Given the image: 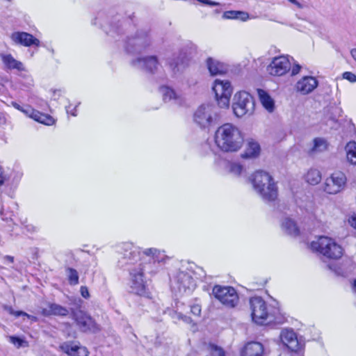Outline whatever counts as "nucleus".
Masks as SVG:
<instances>
[{
	"instance_id": "f257e3e1",
	"label": "nucleus",
	"mask_w": 356,
	"mask_h": 356,
	"mask_svg": "<svg viewBox=\"0 0 356 356\" xmlns=\"http://www.w3.org/2000/svg\"><path fill=\"white\" fill-rule=\"evenodd\" d=\"M120 255L118 266L129 273V286L132 293L150 298L145 277L147 274H156L168 257L164 251L150 248L145 249L141 256L140 248L132 243L125 242L118 247Z\"/></svg>"
},
{
	"instance_id": "f03ea898",
	"label": "nucleus",
	"mask_w": 356,
	"mask_h": 356,
	"mask_svg": "<svg viewBox=\"0 0 356 356\" xmlns=\"http://www.w3.org/2000/svg\"><path fill=\"white\" fill-rule=\"evenodd\" d=\"M133 15L134 13H130L127 11L123 14H114V11L111 10L108 19L105 21L104 13H99L92 23L95 25L100 24L106 34L115 41L122 40L123 48L127 54H138L152 44V40L147 29H138L132 34L136 28Z\"/></svg>"
},
{
	"instance_id": "7ed1b4c3",
	"label": "nucleus",
	"mask_w": 356,
	"mask_h": 356,
	"mask_svg": "<svg viewBox=\"0 0 356 356\" xmlns=\"http://www.w3.org/2000/svg\"><path fill=\"white\" fill-rule=\"evenodd\" d=\"M251 317L257 325H281L286 318L278 306H268L260 296H254L249 300Z\"/></svg>"
},
{
	"instance_id": "20e7f679",
	"label": "nucleus",
	"mask_w": 356,
	"mask_h": 356,
	"mask_svg": "<svg viewBox=\"0 0 356 356\" xmlns=\"http://www.w3.org/2000/svg\"><path fill=\"white\" fill-rule=\"evenodd\" d=\"M206 277L204 269L195 264H189L186 269H179L171 282V289L176 296L190 295L195 289V280L203 281Z\"/></svg>"
},
{
	"instance_id": "39448f33",
	"label": "nucleus",
	"mask_w": 356,
	"mask_h": 356,
	"mask_svg": "<svg viewBox=\"0 0 356 356\" xmlns=\"http://www.w3.org/2000/svg\"><path fill=\"white\" fill-rule=\"evenodd\" d=\"M243 142L241 131L232 124L225 123L216 131L215 143L222 152H237L242 147Z\"/></svg>"
},
{
	"instance_id": "423d86ee",
	"label": "nucleus",
	"mask_w": 356,
	"mask_h": 356,
	"mask_svg": "<svg viewBox=\"0 0 356 356\" xmlns=\"http://www.w3.org/2000/svg\"><path fill=\"white\" fill-rule=\"evenodd\" d=\"M255 191L265 202L275 201L277 197V187L273 178L266 172L258 170L252 176L251 179Z\"/></svg>"
},
{
	"instance_id": "0eeeda50",
	"label": "nucleus",
	"mask_w": 356,
	"mask_h": 356,
	"mask_svg": "<svg viewBox=\"0 0 356 356\" xmlns=\"http://www.w3.org/2000/svg\"><path fill=\"white\" fill-rule=\"evenodd\" d=\"M311 248L313 250L321 253L323 256L333 259H338L343 255V250L333 239L320 236L316 241L311 243Z\"/></svg>"
},
{
	"instance_id": "6e6552de",
	"label": "nucleus",
	"mask_w": 356,
	"mask_h": 356,
	"mask_svg": "<svg viewBox=\"0 0 356 356\" xmlns=\"http://www.w3.org/2000/svg\"><path fill=\"white\" fill-rule=\"evenodd\" d=\"M255 108L254 97L245 91H241L235 94L232 109L234 115L238 118L245 115H251Z\"/></svg>"
},
{
	"instance_id": "1a4fd4ad",
	"label": "nucleus",
	"mask_w": 356,
	"mask_h": 356,
	"mask_svg": "<svg viewBox=\"0 0 356 356\" xmlns=\"http://www.w3.org/2000/svg\"><path fill=\"white\" fill-rule=\"evenodd\" d=\"M218 115L212 105L202 104L193 115L194 122L202 129L209 128L217 123Z\"/></svg>"
},
{
	"instance_id": "9d476101",
	"label": "nucleus",
	"mask_w": 356,
	"mask_h": 356,
	"mask_svg": "<svg viewBox=\"0 0 356 356\" xmlns=\"http://www.w3.org/2000/svg\"><path fill=\"white\" fill-rule=\"evenodd\" d=\"M212 293L225 306L233 308L238 302V296L236 291L232 286H222L215 285Z\"/></svg>"
},
{
	"instance_id": "9b49d317",
	"label": "nucleus",
	"mask_w": 356,
	"mask_h": 356,
	"mask_svg": "<svg viewBox=\"0 0 356 356\" xmlns=\"http://www.w3.org/2000/svg\"><path fill=\"white\" fill-rule=\"evenodd\" d=\"M212 90L215 93L218 105L220 108H227L232 94L231 83L227 80L216 79Z\"/></svg>"
},
{
	"instance_id": "f8f14e48",
	"label": "nucleus",
	"mask_w": 356,
	"mask_h": 356,
	"mask_svg": "<svg viewBox=\"0 0 356 356\" xmlns=\"http://www.w3.org/2000/svg\"><path fill=\"white\" fill-rule=\"evenodd\" d=\"M130 64L133 67L151 75L155 74L160 67L159 58L155 55L138 57L132 59Z\"/></svg>"
},
{
	"instance_id": "ddd939ff",
	"label": "nucleus",
	"mask_w": 356,
	"mask_h": 356,
	"mask_svg": "<svg viewBox=\"0 0 356 356\" xmlns=\"http://www.w3.org/2000/svg\"><path fill=\"white\" fill-rule=\"evenodd\" d=\"M74 321L79 330L83 332L95 333L99 330L95 321L86 312L79 309L73 312Z\"/></svg>"
},
{
	"instance_id": "4468645a",
	"label": "nucleus",
	"mask_w": 356,
	"mask_h": 356,
	"mask_svg": "<svg viewBox=\"0 0 356 356\" xmlns=\"http://www.w3.org/2000/svg\"><path fill=\"white\" fill-rule=\"evenodd\" d=\"M346 181V175L341 171H336L326 179L324 191L329 194H337L344 188Z\"/></svg>"
},
{
	"instance_id": "2eb2a0df",
	"label": "nucleus",
	"mask_w": 356,
	"mask_h": 356,
	"mask_svg": "<svg viewBox=\"0 0 356 356\" xmlns=\"http://www.w3.org/2000/svg\"><path fill=\"white\" fill-rule=\"evenodd\" d=\"M291 69V63L286 56H278L273 58L267 67L268 73L273 76H282Z\"/></svg>"
},
{
	"instance_id": "dca6fc26",
	"label": "nucleus",
	"mask_w": 356,
	"mask_h": 356,
	"mask_svg": "<svg viewBox=\"0 0 356 356\" xmlns=\"http://www.w3.org/2000/svg\"><path fill=\"white\" fill-rule=\"evenodd\" d=\"M11 40L15 44L22 45L24 47L40 46V41L35 38L32 34L24 32L17 31L12 33Z\"/></svg>"
},
{
	"instance_id": "f3484780",
	"label": "nucleus",
	"mask_w": 356,
	"mask_h": 356,
	"mask_svg": "<svg viewBox=\"0 0 356 356\" xmlns=\"http://www.w3.org/2000/svg\"><path fill=\"white\" fill-rule=\"evenodd\" d=\"M280 338L282 343L291 352L297 353L300 349V344L297 339L296 334L293 330H284L281 332Z\"/></svg>"
},
{
	"instance_id": "a211bd4d",
	"label": "nucleus",
	"mask_w": 356,
	"mask_h": 356,
	"mask_svg": "<svg viewBox=\"0 0 356 356\" xmlns=\"http://www.w3.org/2000/svg\"><path fill=\"white\" fill-rule=\"evenodd\" d=\"M318 82L315 77L306 76L296 83V88L301 94L307 95L312 92L318 86Z\"/></svg>"
},
{
	"instance_id": "6ab92c4d",
	"label": "nucleus",
	"mask_w": 356,
	"mask_h": 356,
	"mask_svg": "<svg viewBox=\"0 0 356 356\" xmlns=\"http://www.w3.org/2000/svg\"><path fill=\"white\" fill-rule=\"evenodd\" d=\"M166 65H168L172 74H176L184 65V58L180 54H173L166 58Z\"/></svg>"
},
{
	"instance_id": "aec40b11",
	"label": "nucleus",
	"mask_w": 356,
	"mask_h": 356,
	"mask_svg": "<svg viewBox=\"0 0 356 356\" xmlns=\"http://www.w3.org/2000/svg\"><path fill=\"white\" fill-rule=\"evenodd\" d=\"M282 229L288 235L297 237L300 234V229L296 222L290 218H285L281 224Z\"/></svg>"
},
{
	"instance_id": "412c9836",
	"label": "nucleus",
	"mask_w": 356,
	"mask_h": 356,
	"mask_svg": "<svg viewBox=\"0 0 356 356\" xmlns=\"http://www.w3.org/2000/svg\"><path fill=\"white\" fill-rule=\"evenodd\" d=\"M69 312L67 308L56 303H51L49 305L48 308H44L42 310V314L44 316L51 315L65 316Z\"/></svg>"
},
{
	"instance_id": "4be33fe9",
	"label": "nucleus",
	"mask_w": 356,
	"mask_h": 356,
	"mask_svg": "<svg viewBox=\"0 0 356 356\" xmlns=\"http://www.w3.org/2000/svg\"><path fill=\"white\" fill-rule=\"evenodd\" d=\"M159 91L165 102L173 101L175 104H181V99L180 96H179L172 88L163 86L160 87Z\"/></svg>"
},
{
	"instance_id": "5701e85b",
	"label": "nucleus",
	"mask_w": 356,
	"mask_h": 356,
	"mask_svg": "<svg viewBox=\"0 0 356 356\" xmlns=\"http://www.w3.org/2000/svg\"><path fill=\"white\" fill-rule=\"evenodd\" d=\"M257 94L262 106L270 113L275 109V102L270 95L263 89H257Z\"/></svg>"
},
{
	"instance_id": "b1692460",
	"label": "nucleus",
	"mask_w": 356,
	"mask_h": 356,
	"mask_svg": "<svg viewBox=\"0 0 356 356\" xmlns=\"http://www.w3.org/2000/svg\"><path fill=\"white\" fill-rule=\"evenodd\" d=\"M244 352L247 356H262L264 346L260 342L252 341L245 346Z\"/></svg>"
},
{
	"instance_id": "393cba45",
	"label": "nucleus",
	"mask_w": 356,
	"mask_h": 356,
	"mask_svg": "<svg viewBox=\"0 0 356 356\" xmlns=\"http://www.w3.org/2000/svg\"><path fill=\"white\" fill-rule=\"evenodd\" d=\"M2 61L6 67L9 70H17L18 71L24 70L23 63L15 59L11 54L3 55Z\"/></svg>"
},
{
	"instance_id": "a878e982",
	"label": "nucleus",
	"mask_w": 356,
	"mask_h": 356,
	"mask_svg": "<svg viewBox=\"0 0 356 356\" xmlns=\"http://www.w3.org/2000/svg\"><path fill=\"white\" fill-rule=\"evenodd\" d=\"M207 65L210 74L213 76L222 74L226 71L222 63L212 58H207Z\"/></svg>"
},
{
	"instance_id": "bb28decb",
	"label": "nucleus",
	"mask_w": 356,
	"mask_h": 356,
	"mask_svg": "<svg viewBox=\"0 0 356 356\" xmlns=\"http://www.w3.org/2000/svg\"><path fill=\"white\" fill-rule=\"evenodd\" d=\"M30 118L41 124H44L48 126L52 125L55 123V120L52 116L48 114L40 113V111L35 109L33 110V113H31Z\"/></svg>"
},
{
	"instance_id": "cd10ccee",
	"label": "nucleus",
	"mask_w": 356,
	"mask_h": 356,
	"mask_svg": "<svg viewBox=\"0 0 356 356\" xmlns=\"http://www.w3.org/2000/svg\"><path fill=\"white\" fill-rule=\"evenodd\" d=\"M260 152V145L258 143L254 141H250L248 143V147L243 154H241V157L244 159L247 158H255Z\"/></svg>"
},
{
	"instance_id": "c85d7f7f",
	"label": "nucleus",
	"mask_w": 356,
	"mask_h": 356,
	"mask_svg": "<svg viewBox=\"0 0 356 356\" xmlns=\"http://www.w3.org/2000/svg\"><path fill=\"white\" fill-rule=\"evenodd\" d=\"M222 17L229 19H241L245 22L249 18V14L244 11L228 10L224 12Z\"/></svg>"
},
{
	"instance_id": "c756f323",
	"label": "nucleus",
	"mask_w": 356,
	"mask_h": 356,
	"mask_svg": "<svg viewBox=\"0 0 356 356\" xmlns=\"http://www.w3.org/2000/svg\"><path fill=\"white\" fill-rule=\"evenodd\" d=\"M314 145L309 150V154H312L316 152H322L327 149V141L322 138H316L314 139Z\"/></svg>"
},
{
	"instance_id": "7c9ffc66",
	"label": "nucleus",
	"mask_w": 356,
	"mask_h": 356,
	"mask_svg": "<svg viewBox=\"0 0 356 356\" xmlns=\"http://www.w3.org/2000/svg\"><path fill=\"white\" fill-rule=\"evenodd\" d=\"M346 156L348 161L356 165V143L350 141L346 146Z\"/></svg>"
},
{
	"instance_id": "2f4dec72",
	"label": "nucleus",
	"mask_w": 356,
	"mask_h": 356,
	"mask_svg": "<svg viewBox=\"0 0 356 356\" xmlns=\"http://www.w3.org/2000/svg\"><path fill=\"white\" fill-rule=\"evenodd\" d=\"M306 181L311 185H316L321 180V175L319 170L311 169L305 176Z\"/></svg>"
},
{
	"instance_id": "473e14b6",
	"label": "nucleus",
	"mask_w": 356,
	"mask_h": 356,
	"mask_svg": "<svg viewBox=\"0 0 356 356\" xmlns=\"http://www.w3.org/2000/svg\"><path fill=\"white\" fill-rule=\"evenodd\" d=\"M65 268L69 284L72 286L77 285L79 279L77 270L69 266H65Z\"/></svg>"
},
{
	"instance_id": "72a5a7b5",
	"label": "nucleus",
	"mask_w": 356,
	"mask_h": 356,
	"mask_svg": "<svg viewBox=\"0 0 356 356\" xmlns=\"http://www.w3.org/2000/svg\"><path fill=\"white\" fill-rule=\"evenodd\" d=\"M9 106H13L15 109L21 111L25 115L29 116V118L31 117L33 110V108L28 104L21 105L14 101H11Z\"/></svg>"
},
{
	"instance_id": "f704fd0d",
	"label": "nucleus",
	"mask_w": 356,
	"mask_h": 356,
	"mask_svg": "<svg viewBox=\"0 0 356 356\" xmlns=\"http://www.w3.org/2000/svg\"><path fill=\"white\" fill-rule=\"evenodd\" d=\"M342 109L338 106L331 107L327 112V118L334 122H337L339 118L341 115Z\"/></svg>"
},
{
	"instance_id": "c9c22d12",
	"label": "nucleus",
	"mask_w": 356,
	"mask_h": 356,
	"mask_svg": "<svg viewBox=\"0 0 356 356\" xmlns=\"http://www.w3.org/2000/svg\"><path fill=\"white\" fill-rule=\"evenodd\" d=\"M179 303V302H176L177 310L170 309L168 311L169 314L172 316V318L173 319L182 320V321H185L186 323L191 322V318L190 317H188V316H187L186 315H184L180 312H178V310L179 309V305H178Z\"/></svg>"
},
{
	"instance_id": "e433bc0d",
	"label": "nucleus",
	"mask_w": 356,
	"mask_h": 356,
	"mask_svg": "<svg viewBox=\"0 0 356 356\" xmlns=\"http://www.w3.org/2000/svg\"><path fill=\"white\" fill-rule=\"evenodd\" d=\"M79 344H76V343L73 341H66L63 343H61L59 346L60 350L66 353L67 355H72L73 351L75 350V348L77 347Z\"/></svg>"
},
{
	"instance_id": "4c0bfd02",
	"label": "nucleus",
	"mask_w": 356,
	"mask_h": 356,
	"mask_svg": "<svg viewBox=\"0 0 356 356\" xmlns=\"http://www.w3.org/2000/svg\"><path fill=\"white\" fill-rule=\"evenodd\" d=\"M229 168L230 172H232L234 175H239L242 172L243 168V165L239 163H231L229 165Z\"/></svg>"
},
{
	"instance_id": "58836bf2",
	"label": "nucleus",
	"mask_w": 356,
	"mask_h": 356,
	"mask_svg": "<svg viewBox=\"0 0 356 356\" xmlns=\"http://www.w3.org/2000/svg\"><path fill=\"white\" fill-rule=\"evenodd\" d=\"M9 341L12 343H13L15 346H16L17 348H20L24 346V343H26V341L18 337V336H10L9 337Z\"/></svg>"
},
{
	"instance_id": "ea45409f",
	"label": "nucleus",
	"mask_w": 356,
	"mask_h": 356,
	"mask_svg": "<svg viewBox=\"0 0 356 356\" xmlns=\"http://www.w3.org/2000/svg\"><path fill=\"white\" fill-rule=\"evenodd\" d=\"M329 268L332 270L337 275L346 277V271L343 269L341 267L337 266V264H330L329 265Z\"/></svg>"
},
{
	"instance_id": "a19ab883",
	"label": "nucleus",
	"mask_w": 356,
	"mask_h": 356,
	"mask_svg": "<svg viewBox=\"0 0 356 356\" xmlns=\"http://www.w3.org/2000/svg\"><path fill=\"white\" fill-rule=\"evenodd\" d=\"M0 215L1 216L2 220H12V216H13V212L6 213L4 211L3 206L2 205V201L0 199Z\"/></svg>"
},
{
	"instance_id": "79ce46f5",
	"label": "nucleus",
	"mask_w": 356,
	"mask_h": 356,
	"mask_svg": "<svg viewBox=\"0 0 356 356\" xmlns=\"http://www.w3.org/2000/svg\"><path fill=\"white\" fill-rule=\"evenodd\" d=\"M189 307L191 308V312L193 315H195L196 316H200L201 311H202L200 305H199V304H193V305H191Z\"/></svg>"
},
{
	"instance_id": "37998d69",
	"label": "nucleus",
	"mask_w": 356,
	"mask_h": 356,
	"mask_svg": "<svg viewBox=\"0 0 356 356\" xmlns=\"http://www.w3.org/2000/svg\"><path fill=\"white\" fill-rule=\"evenodd\" d=\"M5 309L11 315H14L16 317L21 316L22 315H27V313L23 311H15L11 307H5Z\"/></svg>"
},
{
	"instance_id": "c03bdc74",
	"label": "nucleus",
	"mask_w": 356,
	"mask_h": 356,
	"mask_svg": "<svg viewBox=\"0 0 356 356\" xmlns=\"http://www.w3.org/2000/svg\"><path fill=\"white\" fill-rule=\"evenodd\" d=\"M343 78L351 83L356 82V74L350 72H346L343 74Z\"/></svg>"
},
{
	"instance_id": "a18cd8bd",
	"label": "nucleus",
	"mask_w": 356,
	"mask_h": 356,
	"mask_svg": "<svg viewBox=\"0 0 356 356\" xmlns=\"http://www.w3.org/2000/svg\"><path fill=\"white\" fill-rule=\"evenodd\" d=\"M197 1L202 4H204V5L211 6V7L220 5V3L218 2L213 1L211 0H197Z\"/></svg>"
},
{
	"instance_id": "49530a36",
	"label": "nucleus",
	"mask_w": 356,
	"mask_h": 356,
	"mask_svg": "<svg viewBox=\"0 0 356 356\" xmlns=\"http://www.w3.org/2000/svg\"><path fill=\"white\" fill-rule=\"evenodd\" d=\"M80 292H81V296L84 298H86V299L89 298L90 293H89V291H88V289L87 286H81V288H80Z\"/></svg>"
},
{
	"instance_id": "de8ad7c7",
	"label": "nucleus",
	"mask_w": 356,
	"mask_h": 356,
	"mask_svg": "<svg viewBox=\"0 0 356 356\" xmlns=\"http://www.w3.org/2000/svg\"><path fill=\"white\" fill-rule=\"evenodd\" d=\"M79 104H80V102H79L72 110L70 109V106H71L70 104L69 106H66L65 110H66L67 113H68V114L70 113L72 116H76L77 115L76 108L79 106Z\"/></svg>"
},
{
	"instance_id": "09e8293b",
	"label": "nucleus",
	"mask_w": 356,
	"mask_h": 356,
	"mask_svg": "<svg viewBox=\"0 0 356 356\" xmlns=\"http://www.w3.org/2000/svg\"><path fill=\"white\" fill-rule=\"evenodd\" d=\"M89 352L84 346H79L77 356H88Z\"/></svg>"
},
{
	"instance_id": "8fccbe9b",
	"label": "nucleus",
	"mask_w": 356,
	"mask_h": 356,
	"mask_svg": "<svg viewBox=\"0 0 356 356\" xmlns=\"http://www.w3.org/2000/svg\"><path fill=\"white\" fill-rule=\"evenodd\" d=\"M301 69V66L299 64H295L292 67L291 70V75L294 76L299 73L300 70Z\"/></svg>"
},
{
	"instance_id": "3c124183",
	"label": "nucleus",
	"mask_w": 356,
	"mask_h": 356,
	"mask_svg": "<svg viewBox=\"0 0 356 356\" xmlns=\"http://www.w3.org/2000/svg\"><path fill=\"white\" fill-rule=\"evenodd\" d=\"M6 118L3 113L0 112V126H3L6 124Z\"/></svg>"
},
{
	"instance_id": "603ef678",
	"label": "nucleus",
	"mask_w": 356,
	"mask_h": 356,
	"mask_svg": "<svg viewBox=\"0 0 356 356\" xmlns=\"http://www.w3.org/2000/svg\"><path fill=\"white\" fill-rule=\"evenodd\" d=\"M5 177H4V170L1 166H0V186L4 184Z\"/></svg>"
},
{
	"instance_id": "864d4df0",
	"label": "nucleus",
	"mask_w": 356,
	"mask_h": 356,
	"mask_svg": "<svg viewBox=\"0 0 356 356\" xmlns=\"http://www.w3.org/2000/svg\"><path fill=\"white\" fill-rule=\"evenodd\" d=\"M3 260L5 264L7 263H13L14 257L10 255H6L3 257Z\"/></svg>"
},
{
	"instance_id": "5fc2aeb1",
	"label": "nucleus",
	"mask_w": 356,
	"mask_h": 356,
	"mask_svg": "<svg viewBox=\"0 0 356 356\" xmlns=\"http://www.w3.org/2000/svg\"><path fill=\"white\" fill-rule=\"evenodd\" d=\"M349 223L350 224V225L355 228L356 229V215L355 216H353L350 220H349Z\"/></svg>"
},
{
	"instance_id": "6e6d98bb",
	"label": "nucleus",
	"mask_w": 356,
	"mask_h": 356,
	"mask_svg": "<svg viewBox=\"0 0 356 356\" xmlns=\"http://www.w3.org/2000/svg\"><path fill=\"white\" fill-rule=\"evenodd\" d=\"M215 349L218 350V356H225V351L222 348L218 347L217 346H215Z\"/></svg>"
},
{
	"instance_id": "4d7b16f0",
	"label": "nucleus",
	"mask_w": 356,
	"mask_h": 356,
	"mask_svg": "<svg viewBox=\"0 0 356 356\" xmlns=\"http://www.w3.org/2000/svg\"><path fill=\"white\" fill-rule=\"evenodd\" d=\"M289 1H290L291 3L297 6L298 8H302V6L301 4L297 1V0H288Z\"/></svg>"
},
{
	"instance_id": "13d9d810",
	"label": "nucleus",
	"mask_w": 356,
	"mask_h": 356,
	"mask_svg": "<svg viewBox=\"0 0 356 356\" xmlns=\"http://www.w3.org/2000/svg\"><path fill=\"white\" fill-rule=\"evenodd\" d=\"M63 92V91L61 89H58V90H53L54 95H58V97L61 95Z\"/></svg>"
},
{
	"instance_id": "bf43d9fd",
	"label": "nucleus",
	"mask_w": 356,
	"mask_h": 356,
	"mask_svg": "<svg viewBox=\"0 0 356 356\" xmlns=\"http://www.w3.org/2000/svg\"><path fill=\"white\" fill-rule=\"evenodd\" d=\"M22 316H26L28 318L31 319L33 321H37V317H35L34 316H32V315H30L29 314H27V315H22Z\"/></svg>"
},
{
	"instance_id": "052dcab7",
	"label": "nucleus",
	"mask_w": 356,
	"mask_h": 356,
	"mask_svg": "<svg viewBox=\"0 0 356 356\" xmlns=\"http://www.w3.org/2000/svg\"><path fill=\"white\" fill-rule=\"evenodd\" d=\"M79 345L77 346V347L75 348V350L73 351V353H72V355H70V356H77V354H78V350H79Z\"/></svg>"
},
{
	"instance_id": "680f3d73",
	"label": "nucleus",
	"mask_w": 356,
	"mask_h": 356,
	"mask_svg": "<svg viewBox=\"0 0 356 356\" xmlns=\"http://www.w3.org/2000/svg\"><path fill=\"white\" fill-rule=\"evenodd\" d=\"M350 54L352 57L356 60V49H353L350 51Z\"/></svg>"
},
{
	"instance_id": "e2e57ef3",
	"label": "nucleus",
	"mask_w": 356,
	"mask_h": 356,
	"mask_svg": "<svg viewBox=\"0 0 356 356\" xmlns=\"http://www.w3.org/2000/svg\"><path fill=\"white\" fill-rule=\"evenodd\" d=\"M264 286V283L257 284V288H253L252 290L259 289L260 287H263Z\"/></svg>"
},
{
	"instance_id": "0e129e2a",
	"label": "nucleus",
	"mask_w": 356,
	"mask_h": 356,
	"mask_svg": "<svg viewBox=\"0 0 356 356\" xmlns=\"http://www.w3.org/2000/svg\"><path fill=\"white\" fill-rule=\"evenodd\" d=\"M49 49V51L52 54H54V49L51 48V49Z\"/></svg>"
},
{
	"instance_id": "69168bd1",
	"label": "nucleus",
	"mask_w": 356,
	"mask_h": 356,
	"mask_svg": "<svg viewBox=\"0 0 356 356\" xmlns=\"http://www.w3.org/2000/svg\"><path fill=\"white\" fill-rule=\"evenodd\" d=\"M69 255L72 258L74 257V254L72 252H69Z\"/></svg>"
},
{
	"instance_id": "338daca9",
	"label": "nucleus",
	"mask_w": 356,
	"mask_h": 356,
	"mask_svg": "<svg viewBox=\"0 0 356 356\" xmlns=\"http://www.w3.org/2000/svg\"><path fill=\"white\" fill-rule=\"evenodd\" d=\"M44 104L46 106H48V104H47V102H44Z\"/></svg>"
}]
</instances>
